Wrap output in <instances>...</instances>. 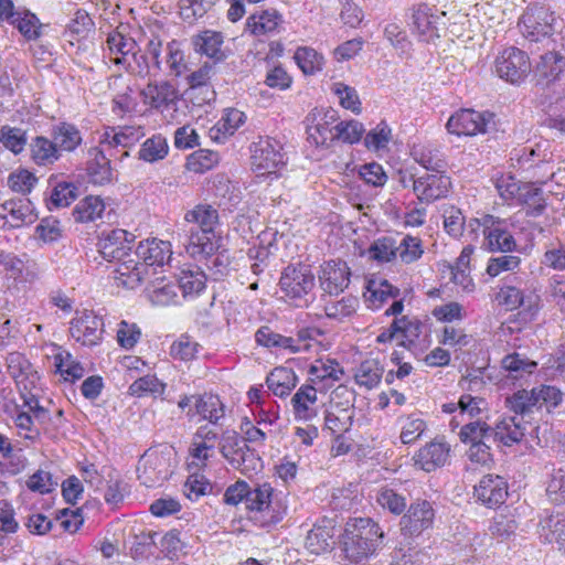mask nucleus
Masks as SVG:
<instances>
[{
  "mask_svg": "<svg viewBox=\"0 0 565 565\" xmlns=\"http://www.w3.org/2000/svg\"><path fill=\"white\" fill-rule=\"evenodd\" d=\"M22 407L26 409H17L13 423L20 437L32 443L39 440L42 430H46V424L50 420V413L40 405L38 395H26L23 393Z\"/></svg>",
  "mask_w": 565,
  "mask_h": 565,
  "instance_id": "4",
  "label": "nucleus"
},
{
  "mask_svg": "<svg viewBox=\"0 0 565 565\" xmlns=\"http://www.w3.org/2000/svg\"><path fill=\"white\" fill-rule=\"evenodd\" d=\"M297 65L306 75L320 72L324 65V58L311 47H298L294 56Z\"/></svg>",
  "mask_w": 565,
  "mask_h": 565,
  "instance_id": "60",
  "label": "nucleus"
},
{
  "mask_svg": "<svg viewBox=\"0 0 565 565\" xmlns=\"http://www.w3.org/2000/svg\"><path fill=\"white\" fill-rule=\"evenodd\" d=\"M86 171L93 184L104 185L113 181L110 160L105 156L104 150L97 147L88 150Z\"/></svg>",
  "mask_w": 565,
  "mask_h": 565,
  "instance_id": "32",
  "label": "nucleus"
},
{
  "mask_svg": "<svg viewBox=\"0 0 565 565\" xmlns=\"http://www.w3.org/2000/svg\"><path fill=\"white\" fill-rule=\"evenodd\" d=\"M11 25H13L26 41H35L42 35L43 24L40 22L36 14L28 9H19Z\"/></svg>",
  "mask_w": 565,
  "mask_h": 565,
  "instance_id": "47",
  "label": "nucleus"
},
{
  "mask_svg": "<svg viewBox=\"0 0 565 565\" xmlns=\"http://www.w3.org/2000/svg\"><path fill=\"white\" fill-rule=\"evenodd\" d=\"M492 114L480 113L473 109H460L447 121V130L456 136H476L487 132L488 125L492 121Z\"/></svg>",
  "mask_w": 565,
  "mask_h": 565,
  "instance_id": "14",
  "label": "nucleus"
},
{
  "mask_svg": "<svg viewBox=\"0 0 565 565\" xmlns=\"http://www.w3.org/2000/svg\"><path fill=\"white\" fill-rule=\"evenodd\" d=\"M192 43L195 52L214 58L216 62L223 61L226 55L222 51L223 36L220 32L205 30L196 34Z\"/></svg>",
  "mask_w": 565,
  "mask_h": 565,
  "instance_id": "40",
  "label": "nucleus"
},
{
  "mask_svg": "<svg viewBox=\"0 0 565 565\" xmlns=\"http://www.w3.org/2000/svg\"><path fill=\"white\" fill-rule=\"evenodd\" d=\"M282 22V17L277 10L267 9L250 15L246 22V30L255 36H262L276 32Z\"/></svg>",
  "mask_w": 565,
  "mask_h": 565,
  "instance_id": "33",
  "label": "nucleus"
},
{
  "mask_svg": "<svg viewBox=\"0 0 565 565\" xmlns=\"http://www.w3.org/2000/svg\"><path fill=\"white\" fill-rule=\"evenodd\" d=\"M205 275L199 268L182 269L178 279V288L183 297L198 296L205 288Z\"/></svg>",
  "mask_w": 565,
  "mask_h": 565,
  "instance_id": "55",
  "label": "nucleus"
},
{
  "mask_svg": "<svg viewBox=\"0 0 565 565\" xmlns=\"http://www.w3.org/2000/svg\"><path fill=\"white\" fill-rule=\"evenodd\" d=\"M398 294L399 290L393 287L387 280H372L369 282L364 298L367 307L375 310L379 309L388 298H395Z\"/></svg>",
  "mask_w": 565,
  "mask_h": 565,
  "instance_id": "52",
  "label": "nucleus"
},
{
  "mask_svg": "<svg viewBox=\"0 0 565 565\" xmlns=\"http://www.w3.org/2000/svg\"><path fill=\"white\" fill-rule=\"evenodd\" d=\"M399 439L404 445L418 440L427 430V423L420 413H412L398 418Z\"/></svg>",
  "mask_w": 565,
  "mask_h": 565,
  "instance_id": "46",
  "label": "nucleus"
},
{
  "mask_svg": "<svg viewBox=\"0 0 565 565\" xmlns=\"http://www.w3.org/2000/svg\"><path fill=\"white\" fill-rule=\"evenodd\" d=\"M476 499L484 505L492 508L502 504L508 495V484L498 475H487L475 486Z\"/></svg>",
  "mask_w": 565,
  "mask_h": 565,
  "instance_id": "24",
  "label": "nucleus"
},
{
  "mask_svg": "<svg viewBox=\"0 0 565 565\" xmlns=\"http://www.w3.org/2000/svg\"><path fill=\"white\" fill-rule=\"evenodd\" d=\"M0 145L13 154H20L28 145V132L21 127L3 125L0 127Z\"/></svg>",
  "mask_w": 565,
  "mask_h": 565,
  "instance_id": "53",
  "label": "nucleus"
},
{
  "mask_svg": "<svg viewBox=\"0 0 565 565\" xmlns=\"http://www.w3.org/2000/svg\"><path fill=\"white\" fill-rule=\"evenodd\" d=\"M184 222L188 224L189 228L196 227L200 231H214L215 225L218 222V213L211 205L199 204L185 213Z\"/></svg>",
  "mask_w": 565,
  "mask_h": 565,
  "instance_id": "44",
  "label": "nucleus"
},
{
  "mask_svg": "<svg viewBox=\"0 0 565 565\" xmlns=\"http://www.w3.org/2000/svg\"><path fill=\"white\" fill-rule=\"evenodd\" d=\"M364 134L363 124L355 119L343 120L334 125V141L354 145L361 141Z\"/></svg>",
  "mask_w": 565,
  "mask_h": 565,
  "instance_id": "59",
  "label": "nucleus"
},
{
  "mask_svg": "<svg viewBox=\"0 0 565 565\" xmlns=\"http://www.w3.org/2000/svg\"><path fill=\"white\" fill-rule=\"evenodd\" d=\"M105 207V203L99 196L89 195L77 203L73 214L77 222H94L102 217Z\"/></svg>",
  "mask_w": 565,
  "mask_h": 565,
  "instance_id": "56",
  "label": "nucleus"
},
{
  "mask_svg": "<svg viewBox=\"0 0 565 565\" xmlns=\"http://www.w3.org/2000/svg\"><path fill=\"white\" fill-rule=\"evenodd\" d=\"M333 536L332 521H328V524H317L307 534L306 548L316 555L324 553L333 545Z\"/></svg>",
  "mask_w": 565,
  "mask_h": 565,
  "instance_id": "41",
  "label": "nucleus"
},
{
  "mask_svg": "<svg viewBox=\"0 0 565 565\" xmlns=\"http://www.w3.org/2000/svg\"><path fill=\"white\" fill-rule=\"evenodd\" d=\"M435 512L428 501H417L411 504L401 519V531L404 535L418 536L433 526Z\"/></svg>",
  "mask_w": 565,
  "mask_h": 565,
  "instance_id": "20",
  "label": "nucleus"
},
{
  "mask_svg": "<svg viewBox=\"0 0 565 565\" xmlns=\"http://www.w3.org/2000/svg\"><path fill=\"white\" fill-rule=\"evenodd\" d=\"M296 420L309 422L318 415V391L315 386L301 385L290 399Z\"/></svg>",
  "mask_w": 565,
  "mask_h": 565,
  "instance_id": "29",
  "label": "nucleus"
},
{
  "mask_svg": "<svg viewBox=\"0 0 565 565\" xmlns=\"http://www.w3.org/2000/svg\"><path fill=\"white\" fill-rule=\"evenodd\" d=\"M105 50L109 61L122 68L134 57L135 52L138 51V44L126 32V28L120 25L108 33Z\"/></svg>",
  "mask_w": 565,
  "mask_h": 565,
  "instance_id": "18",
  "label": "nucleus"
},
{
  "mask_svg": "<svg viewBox=\"0 0 565 565\" xmlns=\"http://www.w3.org/2000/svg\"><path fill=\"white\" fill-rule=\"evenodd\" d=\"M501 365L512 377L520 379L532 374L537 363L523 354L514 352L505 355L501 361Z\"/></svg>",
  "mask_w": 565,
  "mask_h": 565,
  "instance_id": "57",
  "label": "nucleus"
},
{
  "mask_svg": "<svg viewBox=\"0 0 565 565\" xmlns=\"http://www.w3.org/2000/svg\"><path fill=\"white\" fill-rule=\"evenodd\" d=\"M266 383L274 395L288 396L298 384V376L292 369L275 367L267 376Z\"/></svg>",
  "mask_w": 565,
  "mask_h": 565,
  "instance_id": "39",
  "label": "nucleus"
},
{
  "mask_svg": "<svg viewBox=\"0 0 565 565\" xmlns=\"http://www.w3.org/2000/svg\"><path fill=\"white\" fill-rule=\"evenodd\" d=\"M178 286L172 281H166L163 276L157 277L147 287L149 300L156 306H170L178 302Z\"/></svg>",
  "mask_w": 565,
  "mask_h": 565,
  "instance_id": "42",
  "label": "nucleus"
},
{
  "mask_svg": "<svg viewBox=\"0 0 565 565\" xmlns=\"http://www.w3.org/2000/svg\"><path fill=\"white\" fill-rule=\"evenodd\" d=\"M350 276V268L345 262L331 259L324 262L320 267V286L329 295H338L349 286Z\"/></svg>",
  "mask_w": 565,
  "mask_h": 565,
  "instance_id": "23",
  "label": "nucleus"
},
{
  "mask_svg": "<svg viewBox=\"0 0 565 565\" xmlns=\"http://www.w3.org/2000/svg\"><path fill=\"white\" fill-rule=\"evenodd\" d=\"M311 381L318 382H335L340 381L343 375V369L340 364L332 359H318L310 366L308 371Z\"/></svg>",
  "mask_w": 565,
  "mask_h": 565,
  "instance_id": "51",
  "label": "nucleus"
},
{
  "mask_svg": "<svg viewBox=\"0 0 565 565\" xmlns=\"http://www.w3.org/2000/svg\"><path fill=\"white\" fill-rule=\"evenodd\" d=\"M30 150L32 160L39 166L52 164L60 158L56 143L46 137H35L30 145Z\"/></svg>",
  "mask_w": 565,
  "mask_h": 565,
  "instance_id": "48",
  "label": "nucleus"
},
{
  "mask_svg": "<svg viewBox=\"0 0 565 565\" xmlns=\"http://www.w3.org/2000/svg\"><path fill=\"white\" fill-rule=\"evenodd\" d=\"M525 426L519 416L502 417L492 428V437L504 446L520 443L524 437Z\"/></svg>",
  "mask_w": 565,
  "mask_h": 565,
  "instance_id": "34",
  "label": "nucleus"
},
{
  "mask_svg": "<svg viewBox=\"0 0 565 565\" xmlns=\"http://www.w3.org/2000/svg\"><path fill=\"white\" fill-rule=\"evenodd\" d=\"M565 71V55L557 51H548L540 55L533 75L539 84L550 85L559 79Z\"/></svg>",
  "mask_w": 565,
  "mask_h": 565,
  "instance_id": "25",
  "label": "nucleus"
},
{
  "mask_svg": "<svg viewBox=\"0 0 565 565\" xmlns=\"http://www.w3.org/2000/svg\"><path fill=\"white\" fill-rule=\"evenodd\" d=\"M330 90L338 97L341 107L351 110L356 115L362 111V104L354 87H351L343 82H334L331 84Z\"/></svg>",
  "mask_w": 565,
  "mask_h": 565,
  "instance_id": "61",
  "label": "nucleus"
},
{
  "mask_svg": "<svg viewBox=\"0 0 565 565\" xmlns=\"http://www.w3.org/2000/svg\"><path fill=\"white\" fill-rule=\"evenodd\" d=\"M169 153V145L166 137L157 134L146 139L138 152V158L148 163L163 160Z\"/></svg>",
  "mask_w": 565,
  "mask_h": 565,
  "instance_id": "49",
  "label": "nucleus"
},
{
  "mask_svg": "<svg viewBox=\"0 0 565 565\" xmlns=\"http://www.w3.org/2000/svg\"><path fill=\"white\" fill-rule=\"evenodd\" d=\"M565 532V519L562 514H547L541 519L539 524L540 537L545 543H556L558 548L565 554V537L562 533Z\"/></svg>",
  "mask_w": 565,
  "mask_h": 565,
  "instance_id": "37",
  "label": "nucleus"
},
{
  "mask_svg": "<svg viewBox=\"0 0 565 565\" xmlns=\"http://www.w3.org/2000/svg\"><path fill=\"white\" fill-rule=\"evenodd\" d=\"M471 232L482 227L483 245L491 253H513L518 249L514 236L503 227V223L493 221L492 216H487L481 224L479 220H471L468 225Z\"/></svg>",
  "mask_w": 565,
  "mask_h": 565,
  "instance_id": "11",
  "label": "nucleus"
},
{
  "mask_svg": "<svg viewBox=\"0 0 565 565\" xmlns=\"http://www.w3.org/2000/svg\"><path fill=\"white\" fill-rule=\"evenodd\" d=\"M104 333V321L89 310L77 312L70 326L71 337L82 345L93 347L100 342Z\"/></svg>",
  "mask_w": 565,
  "mask_h": 565,
  "instance_id": "15",
  "label": "nucleus"
},
{
  "mask_svg": "<svg viewBox=\"0 0 565 565\" xmlns=\"http://www.w3.org/2000/svg\"><path fill=\"white\" fill-rule=\"evenodd\" d=\"M52 137L58 150L73 151L82 142L79 130L71 124L62 122L54 126Z\"/></svg>",
  "mask_w": 565,
  "mask_h": 565,
  "instance_id": "54",
  "label": "nucleus"
},
{
  "mask_svg": "<svg viewBox=\"0 0 565 565\" xmlns=\"http://www.w3.org/2000/svg\"><path fill=\"white\" fill-rule=\"evenodd\" d=\"M274 491L269 482L248 487L246 509L262 513L264 525H276L287 513V505L277 499Z\"/></svg>",
  "mask_w": 565,
  "mask_h": 565,
  "instance_id": "5",
  "label": "nucleus"
},
{
  "mask_svg": "<svg viewBox=\"0 0 565 565\" xmlns=\"http://www.w3.org/2000/svg\"><path fill=\"white\" fill-rule=\"evenodd\" d=\"M201 345L189 334H181L170 347V355L180 361H191L196 358Z\"/></svg>",
  "mask_w": 565,
  "mask_h": 565,
  "instance_id": "64",
  "label": "nucleus"
},
{
  "mask_svg": "<svg viewBox=\"0 0 565 565\" xmlns=\"http://www.w3.org/2000/svg\"><path fill=\"white\" fill-rule=\"evenodd\" d=\"M212 67L207 64L200 67L189 76L190 95H196L199 92H204V97L198 102V106L209 104L214 99V90L210 85Z\"/></svg>",
  "mask_w": 565,
  "mask_h": 565,
  "instance_id": "50",
  "label": "nucleus"
},
{
  "mask_svg": "<svg viewBox=\"0 0 565 565\" xmlns=\"http://www.w3.org/2000/svg\"><path fill=\"white\" fill-rule=\"evenodd\" d=\"M497 74L511 84H520L531 72L527 54L514 46L504 49L495 58Z\"/></svg>",
  "mask_w": 565,
  "mask_h": 565,
  "instance_id": "12",
  "label": "nucleus"
},
{
  "mask_svg": "<svg viewBox=\"0 0 565 565\" xmlns=\"http://www.w3.org/2000/svg\"><path fill=\"white\" fill-rule=\"evenodd\" d=\"M353 423V411L341 408L339 405H331L324 415V430L329 431L335 440L349 431Z\"/></svg>",
  "mask_w": 565,
  "mask_h": 565,
  "instance_id": "36",
  "label": "nucleus"
},
{
  "mask_svg": "<svg viewBox=\"0 0 565 565\" xmlns=\"http://www.w3.org/2000/svg\"><path fill=\"white\" fill-rule=\"evenodd\" d=\"M450 185L448 175L440 172H426L417 177V183H414V194L422 203H433L446 198Z\"/></svg>",
  "mask_w": 565,
  "mask_h": 565,
  "instance_id": "21",
  "label": "nucleus"
},
{
  "mask_svg": "<svg viewBox=\"0 0 565 565\" xmlns=\"http://www.w3.org/2000/svg\"><path fill=\"white\" fill-rule=\"evenodd\" d=\"M439 19L434 7H429L426 3L418 4L413 11L412 30L420 41L429 42L439 36Z\"/></svg>",
  "mask_w": 565,
  "mask_h": 565,
  "instance_id": "27",
  "label": "nucleus"
},
{
  "mask_svg": "<svg viewBox=\"0 0 565 565\" xmlns=\"http://www.w3.org/2000/svg\"><path fill=\"white\" fill-rule=\"evenodd\" d=\"M450 454V444L444 436H437L414 454V466L425 472H433L449 463Z\"/></svg>",
  "mask_w": 565,
  "mask_h": 565,
  "instance_id": "13",
  "label": "nucleus"
},
{
  "mask_svg": "<svg viewBox=\"0 0 565 565\" xmlns=\"http://www.w3.org/2000/svg\"><path fill=\"white\" fill-rule=\"evenodd\" d=\"M218 448L232 468L245 476L257 473L263 467L260 457L235 430H225L222 434Z\"/></svg>",
  "mask_w": 565,
  "mask_h": 565,
  "instance_id": "2",
  "label": "nucleus"
},
{
  "mask_svg": "<svg viewBox=\"0 0 565 565\" xmlns=\"http://www.w3.org/2000/svg\"><path fill=\"white\" fill-rule=\"evenodd\" d=\"M143 135L140 126L107 127L100 136L99 143L104 148H129Z\"/></svg>",
  "mask_w": 565,
  "mask_h": 565,
  "instance_id": "30",
  "label": "nucleus"
},
{
  "mask_svg": "<svg viewBox=\"0 0 565 565\" xmlns=\"http://www.w3.org/2000/svg\"><path fill=\"white\" fill-rule=\"evenodd\" d=\"M383 373L384 367L380 361L376 359H366L356 367L354 380L360 387L372 390L380 384Z\"/></svg>",
  "mask_w": 565,
  "mask_h": 565,
  "instance_id": "45",
  "label": "nucleus"
},
{
  "mask_svg": "<svg viewBox=\"0 0 565 565\" xmlns=\"http://www.w3.org/2000/svg\"><path fill=\"white\" fill-rule=\"evenodd\" d=\"M516 201L524 206L525 215L530 217H537L546 210L543 191L535 183H523V189Z\"/></svg>",
  "mask_w": 565,
  "mask_h": 565,
  "instance_id": "43",
  "label": "nucleus"
},
{
  "mask_svg": "<svg viewBox=\"0 0 565 565\" xmlns=\"http://www.w3.org/2000/svg\"><path fill=\"white\" fill-rule=\"evenodd\" d=\"M359 299L345 296L339 300H330L324 306V313L330 319L343 320L356 311Z\"/></svg>",
  "mask_w": 565,
  "mask_h": 565,
  "instance_id": "63",
  "label": "nucleus"
},
{
  "mask_svg": "<svg viewBox=\"0 0 565 565\" xmlns=\"http://www.w3.org/2000/svg\"><path fill=\"white\" fill-rule=\"evenodd\" d=\"M324 335V330L318 327H305L297 330L295 337L281 334L279 350L297 354L309 352L316 344H320V338Z\"/></svg>",
  "mask_w": 565,
  "mask_h": 565,
  "instance_id": "26",
  "label": "nucleus"
},
{
  "mask_svg": "<svg viewBox=\"0 0 565 565\" xmlns=\"http://www.w3.org/2000/svg\"><path fill=\"white\" fill-rule=\"evenodd\" d=\"M315 285V275L310 266L305 264L287 266L279 279L281 292L297 307L308 306Z\"/></svg>",
  "mask_w": 565,
  "mask_h": 565,
  "instance_id": "3",
  "label": "nucleus"
},
{
  "mask_svg": "<svg viewBox=\"0 0 565 565\" xmlns=\"http://www.w3.org/2000/svg\"><path fill=\"white\" fill-rule=\"evenodd\" d=\"M186 252L194 258H205L213 255L217 248L215 233L213 230L188 228Z\"/></svg>",
  "mask_w": 565,
  "mask_h": 565,
  "instance_id": "31",
  "label": "nucleus"
},
{
  "mask_svg": "<svg viewBox=\"0 0 565 565\" xmlns=\"http://www.w3.org/2000/svg\"><path fill=\"white\" fill-rule=\"evenodd\" d=\"M7 364L8 372L14 379L20 395L23 396V393L26 395H38L35 391L40 376L33 370L29 360L19 352H12L7 358Z\"/></svg>",
  "mask_w": 565,
  "mask_h": 565,
  "instance_id": "19",
  "label": "nucleus"
},
{
  "mask_svg": "<svg viewBox=\"0 0 565 565\" xmlns=\"http://www.w3.org/2000/svg\"><path fill=\"white\" fill-rule=\"evenodd\" d=\"M171 256L170 242L157 238L140 242L136 249V257L148 267L151 275H157V269L162 268Z\"/></svg>",
  "mask_w": 565,
  "mask_h": 565,
  "instance_id": "22",
  "label": "nucleus"
},
{
  "mask_svg": "<svg viewBox=\"0 0 565 565\" xmlns=\"http://www.w3.org/2000/svg\"><path fill=\"white\" fill-rule=\"evenodd\" d=\"M218 434L207 425L201 426L193 435L189 449L190 467L202 469L207 461L215 456V447L218 445Z\"/></svg>",
  "mask_w": 565,
  "mask_h": 565,
  "instance_id": "17",
  "label": "nucleus"
},
{
  "mask_svg": "<svg viewBox=\"0 0 565 565\" xmlns=\"http://www.w3.org/2000/svg\"><path fill=\"white\" fill-rule=\"evenodd\" d=\"M172 449L150 448L139 459L137 476L140 482L147 488L161 484L171 475Z\"/></svg>",
  "mask_w": 565,
  "mask_h": 565,
  "instance_id": "6",
  "label": "nucleus"
},
{
  "mask_svg": "<svg viewBox=\"0 0 565 565\" xmlns=\"http://www.w3.org/2000/svg\"><path fill=\"white\" fill-rule=\"evenodd\" d=\"M519 26L525 40L536 43L548 39L561 26V22L548 8L535 6L522 14Z\"/></svg>",
  "mask_w": 565,
  "mask_h": 565,
  "instance_id": "7",
  "label": "nucleus"
},
{
  "mask_svg": "<svg viewBox=\"0 0 565 565\" xmlns=\"http://www.w3.org/2000/svg\"><path fill=\"white\" fill-rule=\"evenodd\" d=\"M196 413L205 420L216 424L224 416V406L220 397L206 394L196 398Z\"/></svg>",
  "mask_w": 565,
  "mask_h": 565,
  "instance_id": "58",
  "label": "nucleus"
},
{
  "mask_svg": "<svg viewBox=\"0 0 565 565\" xmlns=\"http://www.w3.org/2000/svg\"><path fill=\"white\" fill-rule=\"evenodd\" d=\"M338 111L333 108H313L305 118L307 139L317 147H329L334 141Z\"/></svg>",
  "mask_w": 565,
  "mask_h": 565,
  "instance_id": "8",
  "label": "nucleus"
},
{
  "mask_svg": "<svg viewBox=\"0 0 565 565\" xmlns=\"http://www.w3.org/2000/svg\"><path fill=\"white\" fill-rule=\"evenodd\" d=\"M281 145L271 138H260L253 143L252 166L258 177L276 174L286 164Z\"/></svg>",
  "mask_w": 565,
  "mask_h": 565,
  "instance_id": "10",
  "label": "nucleus"
},
{
  "mask_svg": "<svg viewBox=\"0 0 565 565\" xmlns=\"http://www.w3.org/2000/svg\"><path fill=\"white\" fill-rule=\"evenodd\" d=\"M116 273L118 276L116 277L119 284L122 286L135 289L141 282H143L147 278H149L151 273L148 270V267L142 264L138 258H129L127 260L121 262Z\"/></svg>",
  "mask_w": 565,
  "mask_h": 565,
  "instance_id": "35",
  "label": "nucleus"
},
{
  "mask_svg": "<svg viewBox=\"0 0 565 565\" xmlns=\"http://www.w3.org/2000/svg\"><path fill=\"white\" fill-rule=\"evenodd\" d=\"M565 532V519L562 514H547L541 519L539 524L540 537L545 543H556L558 548L565 554V537L562 533Z\"/></svg>",
  "mask_w": 565,
  "mask_h": 565,
  "instance_id": "38",
  "label": "nucleus"
},
{
  "mask_svg": "<svg viewBox=\"0 0 565 565\" xmlns=\"http://www.w3.org/2000/svg\"><path fill=\"white\" fill-rule=\"evenodd\" d=\"M35 220V207L28 198L10 199L0 205V228H20Z\"/></svg>",
  "mask_w": 565,
  "mask_h": 565,
  "instance_id": "16",
  "label": "nucleus"
},
{
  "mask_svg": "<svg viewBox=\"0 0 565 565\" xmlns=\"http://www.w3.org/2000/svg\"><path fill=\"white\" fill-rule=\"evenodd\" d=\"M521 262L520 256L512 253H502L500 256L489 258L486 273L491 278L498 277L503 273H513L519 269Z\"/></svg>",
  "mask_w": 565,
  "mask_h": 565,
  "instance_id": "62",
  "label": "nucleus"
},
{
  "mask_svg": "<svg viewBox=\"0 0 565 565\" xmlns=\"http://www.w3.org/2000/svg\"><path fill=\"white\" fill-rule=\"evenodd\" d=\"M383 537L384 532L372 519H350L341 536V550L347 559L359 564L375 553Z\"/></svg>",
  "mask_w": 565,
  "mask_h": 565,
  "instance_id": "1",
  "label": "nucleus"
},
{
  "mask_svg": "<svg viewBox=\"0 0 565 565\" xmlns=\"http://www.w3.org/2000/svg\"><path fill=\"white\" fill-rule=\"evenodd\" d=\"M130 234L125 230H111L103 233L98 241V250L102 257L108 262L120 260L130 250Z\"/></svg>",
  "mask_w": 565,
  "mask_h": 565,
  "instance_id": "28",
  "label": "nucleus"
},
{
  "mask_svg": "<svg viewBox=\"0 0 565 565\" xmlns=\"http://www.w3.org/2000/svg\"><path fill=\"white\" fill-rule=\"evenodd\" d=\"M140 96L146 106L169 116L170 120L175 119L174 113L180 100V94L170 82H150L141 89Z\"/></svg>",
  "mask_w": 565,
  "mask_h": 565,
  "instance_id": "9",
  "label": "nucleus"
}]
</instances>
